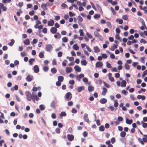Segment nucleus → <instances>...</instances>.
Here are the masks:
<instances>
[{
	"mask_svg": "<svg viewBox=\"0 0 147 147\" xmlns=\"http://www.w3.org/2000/svg\"><path fill=\"white\" fill-rule=\"evenodd\" d=\"M73 48L76 50H78L79 49V47L77 44H75L73 45Z\"/></svg>",
	"mask_w": 147,
	"mask_h": 147,
	"instance_id": "obj_23",
	"label": "nucleus"
},
{
	"mask_svg": "<svg viewBox=\"0 0 147 147\" xmlns=\"http://www.w3.org/2000/svg\"><path fill=\"white\" fill-rule=\"evenodd\" d=\"M54 36L55 38H61V36L59 33H57L56 34L54 35Z\"/></svg>",
	"mask_w": 147,
	"mask_h": 147,
	"instance_id": "obj_25",
	"label": "nucleus"
},
{
	"mask_svg": "<svg viewBox=\"0 0 147 147\" xmlns=\"http://www.w3.org/2000/svg\"><path fill=\"white\" fill-rule=\"evenodd\" d=\"M55 132L57 134H59L60 133V130L59 128H57L55 129Z\"/></svg>",
	"mask_w": 147,
	"mask_h": 147,
	"instance_id": "obj_57",
	"label": "nucleus"
},
{
	"mask_svg": "<svg viewBox=\"0 0 147 147\" xmlns=\"http://www.w3.org/2000/svg\"><path fill=\"white\" fill-rule=\"evenodd\" d=\"M44 52H40L39 53V56L40 58H43L44 57Z\"/></svg>",
	"mask_w": 147,
	"mask_h": 147,
	"instance_id": "obj_41",
	"label": "nucleus"
},
{
	"mask_svg": "<svg viewBox=\"0 0 147 147\" xmlns=\"http://www.w3.org/2000/svg\"><path fill=\"white\" fill-rule=\"evenodd\" d=\"M120 136L122 137H124L126 135V133L124 131H122L120 133Z\"/></svg>",
	"mask_w": 147,
	"mask_h": 147,
	"instance_id": "obj_32",
	"label": "nucleus"
},
{
	"mask_svg": "<svg viewBox=\"0 0 147 147\" xmlns=\"http://www.w3.org/2000/svg\"><path fill=\"white\" fill-rule=\"evenodd\" d=\"M67 138L69 141H72L74 139V136L72 134H68L67 135Z\"/></svg>",
	"mask_w": 147,
	"mask_h": 147,
	"instance_id": "obj_5",
	"label": "nucleus"
},
{
	"mask_svg": "<svg viewBox=\"0 0 147 147\" xmlns=\"http://www.w3.org/2000/svg\"><path fill=\"white\" fill-rule=\"evenodd\" d=\"M39 108L41 111H42L45 109V107L44 105H41L39 106Z\"/></svg>",
	"mask_w": 147,
	"mask_h": 147,
	"instance_id": "obj_38",
	"label": "nucleus"
},
{
	"mask_svg": "<svg viewBox=\"0 0 147 147\" xmlns=\"http://www.w3.org/2000/svg\"><path fill=\"white\" fill-rule=\"evenodd\" d=\"M47 5L46 4L44 3H43L41 5V7L44 10H47V8L46 7Z\"/></svg>",
	"mask_w": 147,
	"mask_h": 147,
	"instance_id": "obj_20",
	"label": "nucleus"
},
{
	"mask_svg": "<svg viewBox=\"0 0 147 147\" xmlns=\"http://www.w3.org/2000/svg\"><path fill=\"white\" fill-rule=\"evenodd\" d=\"M126 123L129 124H131L133 122L132 120H126Z\"/></svg>",
	"mask_w": 147,
	"mask_h": 147,
	"instance_id": "obj_48",
	"label": "nucleus"
},
{
	"mask_svg": "<svg viewBox=\"0 0 147 147\" xmlns=\"http://www.w3.org/2000/svg\"><path fill=\"white\" fill-rule=\"evenodd\" d=\"M112 76V74L111 73H109L108 74V76L109 80L111 82H113L114 81V78Z\"/></svg>",
	"mask_w": 147,
	"mask_h": 147,
	"instance_id": "obj_6",
	"label": "nucleus"
},
{
	"mask_svg": "<svg viewBox=\"0 0 147 147\" xmlns=\"http://www.w3.org/2000/svg\"><path fill=\"white\" fill-rule=\"evenodd\" d=\"M116 22H118L120 24H121L123 23V20L121 19L119 20L118 19H117L116 20Z\"/></svg>",
	"mask_w": 147,
	"mask_h": 147,
	"instance_id": "obj_44",
	"label": "nucleus"
},
{
	"mask_svg": "<svg viewBox=\"0 0 147 147\" xmlns=\"http://www.w3.org/2000/svg\"><path fill=\"white\" fill-rule=\"evenodd\" d=\"M23 43L26 45H30V43L29 39L28 38L24 40Z\"/></svg>",
	"mask_w": 147,
	"mask_h": 147,
	"instance_id": "obj_10",
	"label": "nucleus"
},
{
	"mask_svg": "<svg viewBox=\"0 0 147 147\" xmlns=\"http://www.w3.org/2000/svg\"><path fill=\"white\" fill-rule=\"evenodd\" d=\"M35 61V59L34 58L30 59L29 60L28 62L30 65H32L33 62Z\"/></svg>",
	"mask_w": 147,
	"mask_h": 147,
	"instance_id": "obj_24",
	"label": "nucleus"
},
{
	"mask_svg": "<svg viewBox=\"0 0 147 147\" xmlns=\"http://www.w3.org/2000/svg\"><path fill=\"white\" fill-rule=\"evenodd\" d=\"M34 11L33 10H32L31 11H30L29 12V14L30 16H32L34 14Z\"/></svg>",
	"mask_w": 147,
	"mask_h": 147,
	"instance_id": "obj_58",
	"label": "nucleus"
},
{
	"mask_svg": "<svg viewBox=\"0 0 147 147\" xmlns=\"http://www.w3.org/2000/svg\"><path fill=\"white\" fill-rule=\"evenodd\" d=\"M96 6L98 9L100 11V12L101 13H102V11L100 6L98 4L96 5Z\"/></svg>",
	"mask_w": 147,
	"mask_h": 147,
	"instance_id": "obj_33",
	"label": "nucleus"
},
{
	"mask_svg": "<svg viewBox=\"0 0 147 147\" xmlns=\"http://www.w3.org/2000/svg\"><path fill=\"white\" fill-rule=\"evenodd\" d=\"M103 63L101 61H98L95 64V67L96 68H100L103 66Z\"/></svg>",
	"mask_w": 147,
	"mask_h": 147,
	"instance_id": "obj_3",
	"label": "nucleus"
},
{
	"mask_svg": "<svg viewBox=\"0 0 147 147\" xmlns=\"http://www.w3.org/2000/svg\"><path fill=\"white\" fill-rule=\"evenodd\" d=\"M104 127L102 125H101L99 127V130L101 131H104Z\"/></svg>",
	"mask_w": 147,
	"mask_h": 147,
	"instance_id": "obj_46",
	"label": "nucleus"
},
{
	"mask_svg": "<svg viewBox=\"0 0 147 147\" xmlns=\"http://www.w3.org/2000/svg\"><path fill=\"white\" fill-rule=\"evenodd\" d=\"M69 16L71 17H72L75 15V14L74 13H73L69 11Z\"/></svg>",
	"mask_w": 147,
	"mask_h": 147,
	"instance_id": "obj_62",
	"label": "nucleus"
},
{
	"mask_svg": "<svg viewBox=\"0 0 147 147\" xmlns=\"http://www.w3.org/2000/svg\"><path fill=\"white\" fill-rule=\"evenodd\" d=\"M125 66L126 69L128 70L129 69V66L127 63H125Z\"/></svg>",
	"mask_w": 147,
	"mask_h": 147,
	"instance_id": "obj_56",
	"label": "nucleus"
},
{
	"mask_svg": "<svg viewBox=\"0 0 147 147\" xmlns=\"http://www.w3.org/2000/svg\"><path fill=\"white\" fill-rule=\"evenodd\" d=\"M81 63L82 65L85 66L87 65V63L86 60H83L81 61Z\"/></svg>",
	"mask_w": 147,
	"mask_h": 147,
	"instance_id": "obj_21",
	"label": "nucleus"
},
{
	"mask_svg": "<svg viewBox=\"0 0 147 147\" xmlns=\"http://www.w3.org/2000/svg\"><path fill=\"white\" fill-rule=\"evenodd\" d=\"M62 40L63 41L65 42H67V38L65 37L63 38Z\"/></svg>",
	"mask_w": 147,
	"mask_h": 147,
	"instance_id": "obj_51",
	"label": "nucleus"
},
{
	"mask_svg": "<svg viewBox=\"0 0 147 147\" xmlns=\"http://www.w3.org/2000/svg\"><path fill=\"white\" fill-rule=\"evenodd\" d=\"M100 15L98 14H96L94 16V17L95 19L99 18L100 17Z\"/></svg>",
	"mask_w": 147,
	"mask_h": 147,
	"instance_id": "obj_63",
	"label": "nucleus"
},
{
	"mask_svg": "<svg viewBox=\"0 0 147 147\" xmlns=\"http://www.w3.org/2000/svg\"><path fill=\"white\" fill-rule=\"evenodd\" d=\"M51 117L53 119H55L56 118V116L55 114L53 113L51 114Z\"/></svg>",
	"mask_w": 147,
	"mask_h": 147,
	"instance_id": "obj_50",
	"label": "nucleus"
},
{
	"mask_svg": "<svg viewBox=\"0 0 147 147\" xmlns=\"http://www.w3.org/2000/svg\"><path fill=\"white\" fill-rule=\"evenodd\" d=\"M147 74V70H146L144 71L143 74L142 75V77H144Z\"/></svg>",
	"mask_w": 147,
	"mask_h": 147,
	"instance_id": "obj_47",
	"label": "nucleus"
},
{
	"mask_svg": "<svg viewBox=\"0 0 147 147\" xmlns=\"http://www.w3.org/2000/svg\"><path fill=\"white\" fill-rule=\"evenodd\" d=\"M25 94L27 100L29 101H30L32 98V97L30 92L29 91H26Z\"/></svg>",
	"mask_w": 147,
	"mask_h": 147,
	"instance_id": "obj_1",
	"label": "nucleus"
},
{
	"mask_svg": "<svg viewBox=\"0 0 147 147\" xmlns=\"http://www.w3.org/2000/svg\"><path fill=\"white\" fill-rule=\"evenodd\" d=\"M32 97H33L35 99L36 101H38L39 98L37 96V95L36 94H34L33 93L32 94Z\"/></svg>",
	"mask_w": 147,
	"mask_h": 147,
	"instance_id": "obj_30",
	"label": "nucleus"
},
{
	"mask_svg": "<svg viewBox=\"0 0 147 147\" xmlns=\"http://www.w3.org/2000/svg\"><path fill=\"white\" fill-rule=\"evenodd\" d=\"M94 52L95 53H98L100 51L99 48L97 46H94L93 47Z\"/></svg>",
	"mask_w": 147,
	"mask_h": 147,
	"instance_id": "obj_12",
	"label": "nucleus"
},
{
	"mask_svg": "<svg viewBox=\"0 0 147 147\" xmlns=\"http://www.w3.org/2000/svg\"><path fill=\"white\" fill-rule=\"evenodd\" d=\"M85 89V87L84 86H79L78 88L77 91L78 92H80L82 90H84Z\"/></svg>",
	"mask_w": 147,
	"mask_h": 147,
	"instance_id": "obj_17",
	"label": "nucleus"
},
{
	"mask_svg": "<svg viewBox=\"0 0 147 147\" xmlns=\"http://www.w3.org/2000/svg\"><path fill=\"white\" fill-rule=\"evenodd\" d=\"M79 32L80 33V36H83L84 35V33L83 32V30L82 29H80L79 31Z\"/></svg>",
	"mask_w": 147,
	"mask_h": 147,
	"instance_id": "obj_35",
	"label": "nucleus"
},
{
	"mask_svg": "<svg viewBox=\"0 0 147 147\" xmlns=\"http://www.w3.org/2000/svg\"><path fill=\"white\" fill-rule=\"evenodd\" d=\"M126 82L125 80H123L121 82V87H125L126 84Z\"/></svg>",
	"mask_w": 147,
	"mask_h": 147,
	"instance_id": "obj_28",
	"label": "nucleus"
},
{
	"mask_svg": "<svg viewBox=\"0 0 147 147\" xmlns=\"http://www.w3.org/2000/svg\"><path fill=\"white\" fill-rule=\"evenodd\" d=\"M107 92V89L106 88H103L102 91V94L103 95H105Z\"/></svg>",
	"mask_w": 147,
	"mask_h": 147,
	"instance_id": "obj_22",
	"label": "nucleus"
},
{
	"mask_svg": "<svg viewBox=\"0 0 147 147\" xmlns=\"http://www.w3.org/2000/svg\"><path fill=\"white\" fill-rule=\"evenodd\" d=\"M15 42V40L14 39H12L11 40V41L8 43V45L10 46H12Z\"/></svg>",
	"mask_w": 147,
	"mask_h": 147,
	"instance_id": "obj_29",
	"label": "nucleus"
},
{
	"mask_svg": "<svg viewBox=\"0 0 147 147\" xmlns=\"http://www.w3.org/2000/svg\"><path fill=\"white\" fill-rule=\"evenodd\" d=\"M20 55L22 57H23L26 56V54L24 51H23L21 53Z\"/></svg>",
	"mask_w": 147,
	"mask_h": 147,
	"instance_id": "obj_45",
	"label": "nucleus"
},
{
	"mask_svg": "<svg viewBox=\"0 0 147 147\" xmlns=\"http://www.w3.org/2000/svg\"><path fill=\"white\" fill-rule=\"evenodd\" d=\"M114 106L115 107H117L118 106V103L117 102V100H114Z\"/></svg>",
	"mask_w": 147,
	"mask_h": 147,
	"instance_id": "obj_37",
	"label": "nucleus"
},
{
	"mask_svg": "<svg viewBox=\"0 0 147 147\" xmlns=\"http://www.w3.org/2000/svg\"><path fill=\"white\" fill-rule=\"evenodd\" d=\"M138 140L139 141V142L141 143L143 145L144 144V141H142V139L141 138H139L138 139Z\"/></svg>",
	"mask_w": 147,
	"mask_h": 147,
	"instance_id": "obj_59",
	"label": "nucleus"
},
{
	"mask_svg": "<svg viewBox=\"0 0 147 147\" xmlns=\"http://www.w3.org/2000/svg\"><path fill=\"white\" fill-rule=\"evenodd\" d=\"M86 34L87 35L88 37L90 38H92V36L91 34H89L88 32H87L86 33Z\"/></svg>",
	"mask_w": 147,
	"mask_h": 147,
	"instance_id": "obj_49",
	"label": "nucleus"
},
{
	"mask_svg": "<svg viewBox=\"0 0 147 147\" xmlns=\"http://www.w3.org/2000/svg\"><path fill=\"white\" fill-rule=\"evenodd\" d=\"M49 69L48 67L45 66L43 68V70L44 71L47 72L48 70Z\"/></svg>",
	"mask_w": 147,
	"mask_h": 147,
	"instance_id": "obj_40",
	"label": "nucleus"
},
{
	"mask_svg": "<svg viewBox=\"0 0 147 147\" xmlns=\"http://www.w3.org/2000/svg\"><path fill=\"white\" fill-rule=\"evenodd\" d=\"M63 53L61 51L59 52L58 53V56L59 57H61Z\"/></svg>",
	"mask_w": 147,
	"mask_h": 147,
	"instance_id": "obj_61",
	"label": "nucleus"
},
{
	"mask_svg": "<svg viewBox=\"0 0 147 147\" xmlns=\"http://www.w3.org/2000/svg\"><path fill=\"white\" fill-rule=\"evenodd\" d=\"M66 115V113L65 112H62L61 113V114L60 115V116L61 117V119L62 118L63 116H65Z\"/></svg>",
	"mask_w": 147,
	"mask_h": 147,
	"instance_id": "obj_34",
	"label": "nucleus"
},
{
	"mask_svg": "<svg viewBox=\"0 0 147 147\" xmlns=\"http://www.w3.org/2000/svg\"><path fill=\"white\" fill-rule=\"evenodd\" d=\"M23 2H20L18 4V6L20 7H21L22 6H23Z\"/></svg>",
	"mask_w": 147,
	"mask_h": 147,
	"instance_id": "obj_55",
	"label": "nucleus"
},
{
	"mask_svg": "<svg viewBox=\"0 0 147 147\" xmlns=\"http://www.w3.org/2000/svg\"><path fill=\"white\" fill-rule=\"evenodd\" d=\"M65 96L68 100H70L72 98V94L70 92L67 93L65 95Z\"/></svg>",
	"mask_w": 147,
	"mask_h": 147,
	"instance_id": "obj_4",
	"label": "nucleus"
},
{
	"mask_svg": "<svg viewBox=\"0 0 147 147\" xmlns=\"http://www.w3.org/2000/svg\"><path fill=\"white\" fill-rule=\"evenodd\" d=\"M122 18L124 20H128V17L127 15H125L123 16Z\"/></svg>",
	"mask_w": 147,
	"mask_h": 147,
	"instance_id": "obj_52",
	"label": "nucleus"
},
{
	"mask_svg": "<svg viewBox=\"0 0 147 147\" xmlns=\"http://www.w3.org/2000/svg\"><path fill=\"white\" fill-rule=\"evenodd\" d=\"M51 71L53 73L55 74L57 72V70L55 68H53L51 69Z\"/></svg>",
	"mask_w": 147,
	"mask_h": 147,
	"instance_id": "obj_39",
	"label": "nucleus"
},
{
	"mask_svg": "<svg viewBox=\"0 0 147 147\" xmlns=\"http://www.w3.org/2000/svg\"><path fill=\"white\" fill-rule=\"evenodd\" d=\"M61 6L63 7V9H65L67 7V5L64 3H62L61 5Z\"/></svg>",
	"mask_w": 147,
	"mask_h": 147,
	"instance_id": "obj_36",
	"label": "nucleus"
},
{
	"mask_svg": "<svg viewBox=\"0 0 147 147\" xmlns=\"http://www.w3.org/2000/svg\"><path fill=\"white\" fill-rule=\"evenodd\" d=\"M94 87L93 86H89L88 87V90L89 92H92L94 90Z\"/></svg>",
	"mask_w": 147,
	"mask_h": 147,
	"instance_id": "obj_31",
	"label": "nucleus"
},
{
	"mask_svg": "<svg viewBox=\"0 0 147 147\" xmlns=\"http://www.w3.org/2000/svg\"><path fill=\"white\" fill-rule=\"evenodd\" d=\"M57 29L55 27H52L50 29L51 32L53 34H55L57 32Z\"/></svg>",
	"mask_w": 147,
	"mask_h": 147,
	"instance_id": "obj_7",
	"label": "nucleus"
},
{
	"mask_svg": "<svg viewBox=\"0 0 147 147\" xmlns=\"http://www.w3.org/2000/svg\"><path fill=\"white\" fill-rule=\"evenodd\" d=\"M52 46L50 44H47L46 45L45 49L46 51L50 52L53 49Z\"/></svg>",
	"mask_w": 147,
	"mask_h": 147,
	"instance_id": "obj_2",
	"label": "nucleus"
},
{
	"mask_svg": "<svg viewBox=\"0 0 147 147\" xmlns=\"http://www.w3.org/2000/svg\"><path fill=\"white\" fill-rule=\"evenodd\" d=\"M103 83L104 84V85L107 87L108 88H109L110 87V85L106 83V82H103Z\"/></svg>",
	"mask_w": 147,
	"mask_h": 147,
	"instance_id": "obj_43",
	"label": "nucleus"
},
{
	"mask_svg": "<svg viewBox=\"0 0 147 147\" xmlns=\"http://www.w3.org/2000/svg\"><path fill=\"white\" fill-rule=\"evenodd\" d=\"M64 79V77L62 76H59L58 77V81L62 82Z\"/></svg>",
	"mask_w": 147,
	"mask_h": 147,
	"instance_id": "obj_26",
	"label": "nucleus"
},
{
	"mask_svg": "<svg viewBox=\"0 0 147 147\" xmlns=\"http://www.w3.org/2000/svg\"><path fill=\"white\" fill-rule=\"evenodd\" d=\"M102 104L105 103L107 102V100L105 98H101L99 101Z\"/></svg>",
	"mask_w": 147,
	"mask_h": 147,
	"instance_id": "obj_19",
	"label": "nucleus"
},
{
	"mask_svg": "<svg viewBox=\"0 0 147 147\" xmlns=\"http://www.w3.org/2000/svg\"><path fill=\"white\" fill-rule=\"evenodd\" d=\"M144 121H147V120H143L141 122L142 126L144 128H146L147 127V123H144Z\"/></svg>",
	"mask_w": 147,
	"mask_h": 147,
	"instance_id": "obj_16",
	"label": "nucleus"
},
{
	"mask_svg": "<svg viewBox=\"0 0 147 147\" xmlns=\"http://www.w3.org/2000/svg\"><path fill=\"white\" fill-rule=\"evenodd\" d=\"M51 107L53 109H54L56 107V102L54 100H53L50 104Z\"/></svg>",
	"mask_w": 147,
	"mask_h": 147,
	"instance_id": "obj_14",
	"label": "nucleus"
},
{
	"mask_svg": "<svg viewBox=\"0 0 147 147\" xmlns=\"http://www.w3.org/2000/svg\"><path fill=\"white\" fill-rule=\"evenodd\" d=\"M137 98L139 99H141L142 100H143L145 99V97L144 95H138L137 96Z\"/></svg>",
	"mask_w": 147,
	"mask_h": 147,
	"instance_id": "obj_18",
	"label": "nucleus"
},
{
	"mask_svg": "<svg viewBox=\"0 0 147 147\" xmlns=\"http://www.w3.org/2000/svg\"><path fill=\"white\" fill-rule=\"evenodd\" d=\"M42 32L45 34L47 32V29L45 28H43L42 30Z\"/></svg>",
	"mask_w": 147,
	"mask_h": 147,
	"instance_id": "obj_60",
	"label": "nucleus"
},
{
	"mask_svg": "<svg viewBox=\"0 0 147 147\" xmlns=\"http://www.w3.org/2000/svg\"><path fill=\"white\" fill-rule=\"evenodd\" d=\"M72 68L69 67H67L65 68L66 72L67 73H71L72 71Z\"/></svg>",
	"mask_w": 147,
	"mask_h": 147,
	"instance_id": "obj_13",
	"label": "nucleus"
},
{
	"mask_svg": "<svg viewBox=\"0 0 147 147\" xmlns=\"http://www.w3.org/2000/svg\"><path fill=\"white\" fill-rule=\"evenodd\" d=\"M143 136L144 137V138H142V140L144 142H147V135H143Z\"/></svg>",
	"mask_w": 147,
	"mask_h": 147,
	"instance_id": "obj_27",
	"label": "nucleus"
},
{
	"mask_svg": "<svg viewBox=\"0 0 147 147\" xmlns=\"http://www.w3.org/2000/svg\"><path fill=\"white\" fill-rule=\"evenodd\" d=\"M54 24V22L53 20H51L47 23L48 25L49 26H53Z\"/></svg>",
	"mask_w": 147,
	"mask_h": 147,
	"instance_id": "obj_9",
	"label": "nucleus"
},
{
	"mask_svg": "<svg viewBox=\"0 0 147 147\" xmlns=\"http://www.w3.org/2000/svg\"><path fill=\"white\" fill-rule=\"evenodd\" d=\"M106 66L108 68H111L112 67L111 64L109 63L108 62H106Z\"/></svg>",
	"mask_w": 147,
	"mask_h": 147,
	"instance_id": "obj_53",
	"label": "nucleus"
},
{
	"mask_svg": "<svg viewBox=\"0 0 147 147\" xmlns=\"http://www.w3.org/2000/svg\"><path fill=\"white\" fill-rule=\"evenodd\" d=\"M94 34L95 36L98 37L100 35L99 34L97 31H95L94 32Z\"/></svg>",
	"mask_w": 147,
	"mask_h": 147,
	"instance_id": "obj_54",
	"label": "nucleus"
},
{
	"mask_svg": "<svg viewBox=\"0 0 147 147\" xmlns=\"http://www.w3.org/2000/svg\"><path fill=\"white\" fill-rule=\"evenodd\" d=\"M74 69L75 71L78 72H80L81 71V68L78 65L74 66Z\"/></svg>",
	"mask_w": 147,
	"mask_h": 147,
	"instance_id": "obj_8",
	"label": "nucleus"
},
{
	"mask_svg": "<svg viewBox=\"0 0 147 147\" xmlns=\"http://www.w3.org/2000/svg\"><path fill=\"white\" fill-rule=\"evenodd\" d=\"M34 70L36 73H38L39 71V68L38 65H36L34 67Z\"/></svg>",
	"mask_w": 147,
	"mask_h": 147,
	"instance_id": "obj_11",
	"label": "nucleus"
},
{
	"mask_svg": "<svg viewBox=\"0 0 147 147\" xmlns=\"http://www.w3.org/2000/svg\"><path fill=\"white\" fill-rule=\"evenodd\" d=\"M67 61L66 60H64L62 63V65L64 67H65L66 65V63Z\"/></svg>",
	"mask_w": 147,
	"mask_h": 147,
	"instance_id": "obj_42",
	"label": "nucleus"
},
{
	"mask_svg": "<svg viewBox=\"0 0 147 147\" xmlns=\"http://www.w3.org/2000/svg\"><path fill=\"white\" fill-rule=\"evenodd\" d=\"M71 112L73 113H76L77 112V111L75 109L73 108L72 109Z\"/></svg>",
	"mask_w": 147,
	"mask_h": 147,
	"instance_id": "obj_64",
	"label": "nucleus"
},
{
	"mask_svg": "<svg viewBox=\"0 0 147 147\" xmlns=\"http://www.w3.org/2000/svg\"><path fill=\"white\" fill-rule=\"evenodd\" d=\"M33 77L28 75L26 78V80L28 82H30L32 80Z\"/></svg>",
	"mask_w": 147,
	"mask_h": 147,
	"instance_id": "obj_15",
	"label": "nucleus"
}]
</instances>
